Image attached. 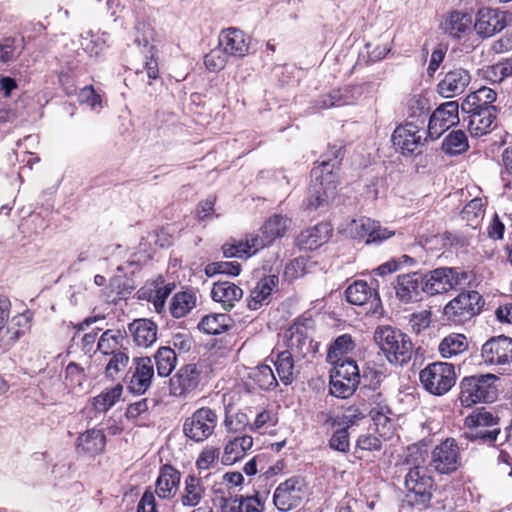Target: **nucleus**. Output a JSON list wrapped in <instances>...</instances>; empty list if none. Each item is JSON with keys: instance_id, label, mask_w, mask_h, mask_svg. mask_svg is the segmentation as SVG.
Wrapping results in <instances>:
<instances>
[{"instance_id": "obj_8", "label": "nucleus", "mask_w": 512, "mask_h": 512, "mask_svg": "<svg viewBox=\"0 0 512 512\" xmlns=\"http://www.w3.org/2000/svg\"><path fill=\"white\" fill-rule=\"evenodd\" d=\"M218 421V414L215 410L201 407L185 419L183 433L190 440L202 443L214 434Z\"/></svg>"}, {"instance_id": "obj_52", "label": "nucleus", "mask_w": 512, "mask_h": 512, "mask_svg": "<svg viewBox=\"0 0 512 512\" xmlns=\"http://www.w3.org/2000/svg\"><path fill=\"white\" fill-rule=\"evenodd\" d=\"M86 379L84 369L74 362H70L65 370L66 385L72 389L82 388Z\"/></svg>"}, {"instance_id": "obj_6", "label": "nucleus", "mask_w": 512, "mask_h": 512, "mask_svg": "<svg viewBox=\"0 0 512 512\" xmlns=\"http://www.w3.org/2000/svg\"><path fill=\"white\" fill-rule=\"evenodd\" d=\"M423 388L437 396L446 394L456 382L454 365L447 362L428 364L419 374Z\"/></svg>"}, {"instance_id": "obj_51", "label": "nucleus", "mask_w": 512, "mask_h": 512, "mask_svg": "<svg viewBox=\"0 0 512 512\" xmlns=\"http://www.w3.org/2000/svg\"><path fill=\"white\" fill-rule=\"evenodd\" d=\"M228 57L229 56L226 54L223 48L218 45V47L212 49L208 54L205 55L204 64L208 70L217 72L225 67Z\"/></svg>"}, {"instance_id": "obj_24", "label": "nucleus", "mask_w": 512, "mask_h": 512, "mask_svg": "<svg viewBox=\"0 0 512 512\" xmlns=\"http://www.w3.org/2000/svg\"><path fill=\"white\" fill-rule=\"evenodd\" d=\"M465 114L467 116L463 118V121L467 123L468 131L472 137H481L493 130L497 110L488 109L483 112Z\"/></svg>"}, {"instance_id": "obj_43", "label": "nucleus", "mask_w": 512, "mask_h": 512, "mask_svg": "<svg viewBox=\"0 0 512 512\" xmlns=\"http://www.w3.org/2000/svg\"><path fill=\"white\" fill-rule=\"evenodd\" d=\"M176 354L170 347H161L155 354L157 373L160 377H167L176 366Z\"/></svg>"}, {"instance_id": "obj_16", "label": "nucleus", "mask_w": 512, "mask_h": 512, "mask_svg": "<svg viewBox=\"0 0 512 512\" xmlns=\"http://www.w3.org/2000/svg\"><path fill=\"white\" fill-rule=\"evenodd\" d=\"M422 133L417 125L406 123L398 126L392 134V143L397 150L403 155H413L417 153L418 148L422 145Z\"/></svg>"}, {"instance_id": "obj_50", "label": "nucleus", "mask_w": 512, "mask_h": 512, "mask_svg": "<svg viewBox=\"0 0 512 512\" xmlns=\"http://www.w3.org/2000/svg\"><path fill=\"white\" fill-rule=\"evenodd\" d=\"M220 455L219 448L211 445L205 446L200 452L196 467L200 471H206L214 467Z\"/></svg>"}, {"instance_id": "obj_64", "label": "nucleus", "mask_w": 512, "mask_h": 512, "mask_svg": "<svg viewBox=\"0 0 512 512\" xmlns=\"http://www.w3.org/2000/svg\"><path fill=\"white\" fill-rule=\"evenodd\" d=\"M502 162L504 170L502 172V179L505 181L504 188H512V146L506 148L502 153Z\"/></svg>"}, {"instance_id": "obj_32", "label": "nucleus", "mask_w": 512, "mask_h": 512, "mask_svg": "<svg viewBox=\"0 0 512 512\" xmlns=\"http://www.w3.org/2000/svg\"><path fill=\"white\" fill-rule=\"evenodd\" d=\"M218 501L222 512H262L263 504L257 496L246 498L224 497L221 496L214 500Z\"/></svg>"}, {"instance_id": "obj_27", "label": "nucleus", "mask_w": 512, "mask_h": 512, "mask_svg": "<svg viewBox=\"0 0 512 512\" xmlns=\"http://www.w3.org/2000/svg\"><path fill=\"white\" fill-rule=\"evenodd\" d=\"M471 26V14L463 11H452L448 13L440 24L444 33L458 39L470 31Z\"/></svg>"}, {"instance_id": "obj_31", "label": "nucleus", "mask_w": 512, "mask_h": 512, "mask_svg": "<svg viewBox=\"0 0 512 512\" xmlns=\"http://www.w3.org/2000/svg\"><path fill=\"white\" fill-rule=\"evenodd\" d=\"M332 228L328 223H319L308 228L298 236V244L307 250H313L328 241L331 236Z\"/></svg>"}, {"instance_id": "obj_46", "label": "nucleus", "mask_w": 512, "mask_h": 512, "mask_svg": "<svg viewBox=\"0 0 512 512\" xmlns=\"http://www.w3.org/2000/svg\"><path fill=\"white\" fill-rule=\"evenodd\" d=\"M122 386L116 385L114 388L102 392L93 399V406L98 412L108 411L121 397Z\"/></svg>"}, {"instance_id": "obj_23", "label": "nucleus", "mask_w": 512, "mask_h": 512, "mask_svg": "<svg viewBox=\"0 0 512 512\" xmlns=\"http://www.w3.org/2000/svg\"><path fill=\"white\" fill-rule=\"evenodd\" d=\"M206 487L201 478L189 474L185 477L183 489L180 492V502L184 507H196L206 498Z\"/></svg>"}, {"instance_id": "obj_47", "label": "nucleus", "mask_w": 512, "mask_h": 512, "mask_svg": "<svg viewBox=\"0 0 512 512\" xmlns=\"http://www.w3.org/2000/svg\"><path fill=\"white\" fill-rule=\"evenodd\" d=\"M512 75V59H505L496 64L488 66L484 71L487 80L493 83H501L505 78Z\"/></svg>"}, {"instance_id": "obj_55", "label": "nucleus", "mask_w": 512, "mask_h": 512, "mask_svg": "<svg viewBox=\"0 0 512 512\" xmlns=\"http://www.w3.org/2000/svg\"><path fill=\"white\" fill-rule=\"evenodd\" d=\"M222 251L227 258L237 257L247 259L252 256L250 246L246 239L244 241L226 243L222 246Z\"/></svg>"}, {"instance_id": "obj_14", "label": "nucleus", "mask_w": 512, "mask_h": 512, "mask_svg": "<svg viewBox=\"0 0 512 512\" xmlns=\"http://www.w3.org/2000/svg\"><path fill=\"white\" fill-rule=\"evenodd\" d=\"M481 356L485 363L503 365L512 361V339L504 335L493 337L482 346Z\"/></svg>"}, {"instance_id": "obj_28", "label": "nucleus", "mask_w": 512, "mask_h": 512, "mask_svg": "<svg viewBox=\"0 0 512 512\" xmlns=\"http://www.w3.org/2000/svg\"><path fill=\"white\" fill-rule=\"evenodd\" d=\"M242 296V289L229 281H218L211 290L212 299L220 303L226 311L231 310Z\"/></svg>"}, {"instance_id": "obj_3", "label": "nucleus", "mask_w": 512, "mask_h": 512, "mask_svg": "<svg viewBox=\"0 0 512 512\" xmlns=\"http://www.w3.org/2000/svg\"><path fill=\"white\" fill-rule=\"evenodd\" d=\"M495 374H480L465 377L460 382L459 400L462 406L471 407L480 402H493L497 399L498 388Z\"/></svg>"}, {"instance_id": "obj_25", "label": "nucleus", "mask_w": 512, "mask_h": 512, "mask_svg": "<svg viewBox=\"0 0 512 512\" xmlns=\"http://www.w3.org/2000/svg\"><path fill=\"white\" fill-rule=\"evenodd\" d=\"M133 342L142 348L152 346L157 340V325L149 319H136L128 326Z\"/></svg>"}, {"instance_id": "obj_4", "label": "nucleus", "mask_w": 512, "mask_h": 512, "mask_svg": "<svg viewBox=\"0 0 512 512\" xmlns=\"http://www.w3.org/2000/svg\"><path fill=\"white\" fill-rule=\"evenodd\" d=\"M326 162L312 170L307 207L310 210L327 207L336 195L337 176Z\"/></svg>"}, {"instance_id": "obj_18", "label": "nucleus", "mask_w": 512, "mask_h": 512, "mask_svg": "<svg viewBox=\"0 0 512 512\" xmlns=\"http://www.w3.org/2000/svg\"><path fill=\"white\" fill-rule=\"evenodd\" d=\"M470 82V72L467 69L457 67L445 74L437 85V92L444 98H452L463 93Z\"/></svg>"}, {"instance_id": "obj_45", "label": "nucleus", "mask_w": 512, "mask_h": 512, "mask_svg": "<svg viewBox=\"0 0 512 512\" xmlns=\"http://www.w3.org/2000/svg\"><path fill=\"white\" fill-rule=\"evenodd\" d=\"M229 317L226 314H212L202 318L198 327L207 334H220L228 328Z\"/></svg>"}, {"instance_id": "obj_54", "label": "nucleus", "mask_w": 512, "mask_h": 512, "mask_svg": "<svg viewBox=\"0 0 512 512\" xmlns=\"http://www.w3.org/2000/svg\"><path fill=\"white\" fill-rule=\"evenodd\" d=\"M371 225H374V220L370 218L354 219L347 226V232L352 238H368Z\"/></svg>"}, {"instance_id": "obj_39", "label": "nucleus", "mask_w": 512, "mask_h": 512, "mask_svg": "<svg viewBox=\"0 0 512 512\" xmlns=\"http://www.w3.org/2000/svg\"><path fill=\"white\" fill-rule=\"evenodd\" d=\"M196 305V297L191 292L176 293L170 304V312L173 317L181 318L189 313Z\"/></svg>"}, {"instance_id": "obj_53", "label": "nucleus", "mask_w": 512, "mask_h": 512, "mask_svg": "<svg viewBox=\"0 0 512 512\" xmlns=\"http://www.w3.org/2000/svg\"><path fill=\"white\" fill-rule=\"evenodd\" d=\"M483 202L480 198L472 199L461 212L462 218L470 225H477L478 220L483 216Z\"/></svg>"}, {"instance_id": "obj_9", "label": "nucleus", "mask_w": 512, "mask_h": 512, "mask_svg": "<svg viewBox=\"0 0 512 512\" xmlns=\"http://www.w3.org/2000/svg\"><path fill=\"white\" fill-rule=\"evenodd\" d=\"M481 299L477 291L462 292L445 305L443 314L449 321L463 323L479 313Z\"/></svg>"}, {"instance_id": "obj_22", "label": "nucleus", "mask_w": 512, "mask_h": 512, "mask_svg": "<svg viewBox=\"0 0 512 512\" xmlns=\"http://www.w3.org/2000/svg\"><path fill=\"white\" fill-rule=\"evenodd\" d=\"M497 93L489 87L483 86L466 96L461 104L462 113L483 112L484 110H497L493 105Z\"/></svg>"}, {"instance_id": "obj_7", "label": "nucleus", "mask_w": 512, "mask_h": 512, "mask_svg": "<svg viewBox=\"0 0 512 512\" xmlns=\"http://www.w3.org/2000/svg\"><path fill=\"white\" fill-rule=\"evenodd\" d=\"M333 364L330 372V393L338 398H348L353 395L360 383L359 368L352 359Z\"/></svg>"}, {"instance_id": "obj_11", "label": "nucleus", "mask_w": 512, "mask_h": 512, "mask_svg": "<svg viewBox=\"0 0 512 512\" xmlns=\"http://www.w3.org/2000/svg\"><path fill=\"white\" fill-rule=\"evenodd\" d=\"M304 496V482L298 477H291L279 484L273 496L278 510L288 511L297 507Z\"/></svg>"}, {"instance_id": "obj_21", "label": "nucleus", "mask_w": 512, "mask_h": 512, "mask_svg": "<svg viewBox=\"0 0 512 512\" xmlns=\"http://www.w3.org/2000/svg\"><path fill=\"white\" fill-rule=\"evenodd\" d=\"M284 338L287 343V351H291L296 357H304L310 351L311 339L307 327L295 321L285 332Z\"/></svg>"}, {"instance_id": "obj_10", "label": "nucleus", "mask_w": 512, "mask_h": 512, "mask_svg": "<svg viewBox=\"0 0 512 512\" xmlns=\"http://www.w3.org/2000/svg\"><path fill=\"white\" fill-rule=\"evenodd\" d=\"M430 465L439 474H451L460 467V450L453 438H447L433 449Z\"/></svg>"}, {"instance_id": "obj_12", "label": "nucleus", "mask_w": 512, "mask_h": 512, "mask_svg": "<svg viewBox=\"0 0 512 512\" xmlns=\"http://www.w3.org/2000/svg\"><path fill=\"white\" fill-rule=\"evenodd\" d=\"M394 290L397 299L404 304L419 301L422 293H424L423 274L412 272L398 275Z\"/></svg>"}, {"instance_id": "obj_62", "label": "nucleus", "mask_w": 512, "mask_h": 512, "mask_svg": "<svg viewBox=\"0 0 512 512\" xmlns=\"http://www.w3.org/2000/svg\"><path fill=\"white\" fill-rule=\"evenodd\" d=\"M394 234V231L382 227L379 222L374 221V225H371L369 236L366 239V244H380L384 240L391 238Z\"/></svg>"}, {"instance_id": "obj_34", "label": "nucleus", "mask_w": 512, "mask_h": 512, "mask_svg": "<svg viewBox=\"0 0 512 512\" xmlns=\"http://www.w3.org/2000/svg\"><path fill=\"white\" fill-rule=\"evenodd\" d=\"M76 447L79 453L90 455L100 453L105 447V435L101 430H87L78 437Z\"/></svg>"}, {"instance_id": "obj_63", "label": "nucleus", "mask_w": 512, "mask_h": 512, "mask_svg": "<svg viewBox=\"0 0 512 512\" xmlns=\"http://www.w3.org/2000/svg\"><path fill=\"white\" fill-rule=\"evenodd\" d=\"M351 100L347 94H343L340 90H333L324 96L321 101V108H330L334 106H342L350 104Z\"/></svg>"}, {"instance_id": "obj_29", "label": "nucleus", "mask_w": 512, "mask_h": 512, "mask_svg": "<svg viewBox=\"0 0 512 512\" xmlns=\"http://www.w3.org/2000/svg\"><path fill=\"white\" fill-rule=\"evenodd\" d=\"M181 474L171 465H164L160 469L156 481V494L162 499L173 498L178 490Z\"/></svg>"}, {"instance_id": "obj_49", "label": "nucleus", "mask_w": 512, "mask_h": 512, "mask_svg": "<svg viewBox=\"0 0 512 512\" xmlns=\"http://www.w3.org/2000/svg\"><path fill=\"white\" fill-rule=\"evenodd\" d=\"M110 359L106 365L105 373L106 376L115 379L123 372L128 365L129 357L126 353L120 351L113 355H110Z\"/></svg>"}, {"instance_id": "obj_38", "label": "nucleus", "mask_w": 512, "mask_h": 512, "mask_svg": "<svg viewBox=\"0 0 512 512\" xmlns=\"http://www.w3.org/2000/svg\"><path fill=\"white\" fill-rule=\"evenodd\" d=\"M354 348L355 344L352 337L348 334H343L337 337L329 347L327 360L331 363H341L344 360L342 357Z\"/></svg>"}, {"instance_id": "obj_26", "label": "nucleus", "mask_w": 512, "mask_h": 512, "mask_svg": "<svg viewBox=\"0 0 512 512\" xmlns=\"http://www.w3.org/2000/svg\"><path fill=\"white\" fill-rule=\"evenodd\" d=\"M278 276L268 275L261 278L256 286L251 290L248 307L250 310H258L263 305H268L272 291L278 285Z\"/></svg>"}, {"instance_id": "obj_5", "label": "nucleus", "mask_w": 512, "mask_h": 512, "mask_svg": "<svg viewBox=\"0 0 512 512\" xmlns=\"http://www.w3.org/2000/svg\"><path fill=\"white\" fill-rule=\"evenodd\" d=\"M424 293L429 296L462 288L471 280L469 272L460 268L440 267L423 274Z\"/></svg>"}, {"instance_id": "obj_58", "label": "nucleus", "mask_w": 512, "mask_h": 512, "mask_svg": "<svg viewBox=\"0 0 512 512\" xmlns=\"http://www.w3.org/2000/svg\"><path fill=\"white\" fill-rule=\"evenodd\" d=\"M485 427L480 428H474V431H471L470 433H466V437L473 440V441H480L484 444H492L496 441L500 429L499 428H492V429H484Z\"/></svg>"}, {"instance_id": "obj_35", "label": "nucleus", "mask_w": 512, "mask_h": 512, "mask_svg": "<svg viewBox=\"0 0 512 512\" xmlns=\"http://www.w3.org/2000/svg\"><path fill=\"white\" fill-rule=\"evenodd\" d=\"M468 349V341L465 335L451 333L445 336L438 346L442 358H452L464 353Z\"/></svg>"}, {"instance_id": "obj_20", "label": "nucleus", "mask_w": 512, "mask_h": 512, "mask_svg": "<svg viewBox=\"0 0 512 512\" xmlns=\"http://www.w3.org/2000/svg\"><path fill=\"white\" fill-rule=\"evenodd\" d=\"M134 370L128 382V389L135 394H143L151 386L154 367L149 357L136 358Z\"/></svg>"}, {"instance_id": "obj_1", "label": "nucleus", "mask_w": 512, "mask_h": 512, "mask_svg": "<svg viewBox=\"0 0 512 512\" xmlns=\"http://www.w3.org/2000/svg\"><path fill=\"white\" fill-rule=\"evenodd\" d=\"M374 340L391 364L405 365L413 355L409 336L391 326H380L374 332Z\"/></svg>"}, {"instance_id": "obj_33", "label": "nucleus", "mask_w": 512, "mask_h": 512, "mask_svg": "<svg viewBox=\"0 0 512 512\" xmlns=\"http://www.w3.org/2000/svg\"><path fill=\"white\" fill-rule=\"evenodd\" d=\"M346 299L353 305H364L369 300L375 302L376 305L380 302L379 294L375 288L370 287L366 281L357 280L349 285L345 291Z\"/></svg>"}, {"instance_id": "obj_37", "label": "nucleus", "mask_w": 512, "mask_h": 512, "mask_svg": "<svg viewBox=\"0 0 512 512\" xmlns=\"http://www.w3.org/2000/svg\"><path fill=\"white\" fill-rule=\"evenodd\" d=\"M123 335L119 330H106L98 339L97 350L103 355L110 356L121 350Z\"/></svg>"}, {"instance_id": "obj_56", "label": "nucleus", "mask_w": 512, "mask_h": 512, "mask_svg": "<svg viewBox=\"0 0 512 512\" xmlns=\"http://www.w3.org/2000/svg\"><path fill=\"white\" fill-rule=\"evenodd\" d=\"M373 404L370 410V416L375 425L377 427H385L387 424H390V418L388 416L391 414L390 407L384 401H377V399L374 400Z\"/></svg>"}, {"instance_id": "obj_61", "label": "nucleus", "mask_w": 512, "mask_h": 512, "mask_svg": "<svg viewBox=\"0 0 512 512\" xmlns=\"http://www.w3.org/2000/svg\"><path fill=\"white\" fill-rule=\"evenodd\" d=\"M431 324V312L429 310H422L413 313L409 318V325L415 333L427 329Z\"/></svg>"}, {"instance_id": "obj_48", "label": "nucleus", "mask_w": 512, "mask_h": 512, "mask_svg": "<svg viewBox=\"0 0 512 512\" xmlns=\"http://www.w3.org/2000/svg\"><path fill=\"white\" fill-rule=\"evenodd\" d=\"M252 379L259 386V388L263 390H272L274 389L278 383L277 379L273 373V370L269 365H260L257 366L252 371Z\"/></svg>"}, {"instance_id": "obj_40", "label": "nucleus", "mask_w": 512, "mask_h": 512, "mask_svg": "<svg viewBox=\"0 0 512 512\" xmlns=\"http://www.w3.org/2000/svg\"><path fill=\"white\" fill-rule=\"evenodd\" d=\"M294 355L291 351H282L277 354V358L274 362L277 374L280 380L288 385L292 383L294 379Z\"/></svg>"}, {"instance_id": "obj_36", "label": "nucleus", "mask_w": 512, "mask_h": 512, "mask_svg": "<svg viewBox=\"0 0 512 512\" xmlns=\"http://www.w3.org/2000/svg\"><path fill=\"white\" fill-rule=\"evenodd\" d=\"M291 225V219L281 214H275L263 224L260 232L267 234L268 242H274L277 238L285 236Z\"/></svg>"}, {"instance_id": "obj_15", "label": "nucleus", "mask_w": 512, "mask_h": 512, "mask_svg": "<svg viewBox=\"0 0 512 512\" xmlns=\"http://www.w3.org/2000/svg\"><path fill=\"white\" fill-rule=\"evenodd\" d=\"M506 25L505 12L495 8L484 7L477 13L474 29L480 36L487 38L502 31Z\"/></svg>"}, {"instance_id": "obj_60", "label": "nucleus", "mask_w": 512, "mask_h": 512, "mask_svg": "<svg viewBox=\"0 0 512 512\" xmlns=\"http://www.w3.org/2000/svg\"><path fill=\"white\" fill-rule=\"evenodd\" d=\"M347 428L348 426L339 428L333 433L331 439L329 440L330 448L342 453L349 451L350 443Z\"/></svg>"}, {"instance_id": "obj_42", "label": "nucleus", "mask_w": 512, "mask_h": 512, "mask_svg": "<svg viewBox=\"0 0 512 512\" xmlns=\"http://www.w3.org/2000/svg\"><path fill=\"white\" fill-rule=\"evenodd\" d=\"M223 425L229 434L242 433L246 429L250 430V416L245 411H238L236 413L226 411Z\"/></svg>"}, {"instance_id": "obj_13", "label": "nucleus", "mask_w": 512, "mask_h": 512, "mask_svg": "<svg viewBox=\"0 0 512 512\" xmlns=\"http://www.w3.org/2000/svg\"><path fill=\"white\" fill-rule=\"evenodd\" d=\"M459 105L456 101L441 104L430 116L428 124L429 135L437 139L440 135L459 122Z\"/></svg>"}, {"instance_id": "obj_2", "label": "nucleus", "mask_w": 512, "mask_h": 512, "mask_svg": "<svg viewBox=\"0 0 512 512\" xmlns=\"http://www.w3.org/2000/svg\"><path fill=\"white\" fill-rule=\"evenodd\" d=\"M406 464L409 466L405 476V487L408 492L413 493L415 501L424 503L431 498L433 486L432 478L427 474L424 466L425 459L421 450L417 447L408 448Z\"/></svg>"}, {"instance_id": "obj_59", "label": "nucleus", "mask_w": 512, "mask_h": 512, "mask_svg": "<svg viewBox=\"0 0 512 512\" xmlns=\"http://www.w3.org/2000/svg\"><path fill=\"white\" fill-rule=\"evenodd\" d=\"M19 54L16 40L8 37L0 41V63H9L14 61Z\"/></svg>"}, {"instance_id": "obj_44", "label": "nucleus", "mask_w": 512, "mask_h": 512, "mask_svg": "<svg viewBox=\"0 0 512 512\" xmlns=\"http://www.w3.org/2000/svg\"><path fill=\"white\" fill-rule=\"evenodd\" d=\"M498 423V418L494 416V414L485 408H477L471 414H469L465 420L464 424L468 428H480L487 427L491 428L496 426Z\"/></svg>"}, {"instance_id": "obj_19", "label": "nucleus", "mask_w": 512, "mask_h": 512, "mask_svg": "<svg viewBox=\"0 0 512 512\" xmlns=\"http://www.w3.org/2000/svg\"><path fill=\"white\" fill-rule=\"evenodd\" d=\"M219 45L228 56L242 58L249 52V38L238 28H228L219 35Z\"/></svg>"}, {"instance_id": "obj_41", "label": "nucleus", "mask_w": 512, "mask_h": 512, "mask_svg": "<svg viewBox=\"0 0 512 512\" xmlns=\"http://www.w3.org/2000/svg\"><path fill=\"white\" fill-rule=\"evenodd\" d=\"M469 148L468 139L462 130L450 132L443 140L442 149L450 155L464 153Z\"/></svg>"}, {"instance_id": "obj_30", "label": "nucleus", "mask_w": 512, "mask_h": 512, "mask_svg": "<svg viewBox=\"0 0 512 512\" xmlns=\"http://www.w3.org/2000/svg\"><path fill=\"white\" fill-rule=\"evenodd\" d=\"M253 446V438L244 434L230 439L224 446L221 462L224 465H232L241 460Z\"/></svg>"}, {"instance_id": "obj_17", "label": "nucleus", "mask_w": 512, "mask_h": 512, "mask_svg": "<svg viewBox=\"0 0 512 512\" xmlns=\"http://www.w3.org/2000/svg\"><path fill=\"white\" fill-rule=\"evenodd\" d=\"M201 380V371L196 364H186L178 369L170 379V392L174 396H183L195 390Z\"/></svg>"}, {"instance_id": "obj_57", "label": "nucleus", "mask_w": 512, "mask_h": 512, "mask_svg": "<svg viewBox=\"0 0 512 512\" xmlns=\"http://www.w3.org/2000/svg\"><path fill=\"white\" fill-rule=\"evenodd\" d=\"M278 422L277 415L272 410L263 409L253 421H251L250 431H258L274 427Z\"/></svg>"}]
</instances>
